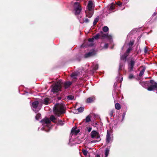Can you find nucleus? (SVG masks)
Masks as SVG:
<instances>
[{"mask_svg":"<svg viewBox=\"0 0 157 157\" xmlns=\"http://www.w3.org/2000/svg\"><path fill=\"white\" fill-rule=\"evenodd\" d=\"M95 7L94 2L93 0H89L85 11L86 15L89 18H90L94 13V9Z\"/></svg>","mask_w":157,"mask_h":157,"instance_id":"obj_1","label":"nucleus"},{"mask_svg":"<svg viewBox=\"0 0 157 157\" xmlns=\"http://www.w3.org/2000/svg\"><path fill=\"white\" fill-rule=\"evenodd\" d=\"M64 105L63 104H56L53 108V111L55 114L59 116L65 112Z\"/></svg>","mask_w":157,"mask_h":157,"instance_id":"obj_2","label":"nucleus"},{"mask_svg":"<svg viewBox=\"0 0 157 157\" xmlns=\"http://www.w3.org/2000/svg\"><path fill=\"white\" fill-rule=\"evenodd\" d=\"M99 37L102 38H106L108 40H110L112 39V36L111 35L104 34L103 32H101L100 33L96 34L92 38L89 39L88 41L89 42H93L94 39H98Z\"/></svg>","mask_w":157,"mask_h":157,"instance_id":"obj_3","label":"nucleus"},{"mask_svg":"<svg viewBox=\"0 0 157 157\" xmlns=\"http://www.w3.org/2000/svg\"><path fill=\"white\" fill-rule=\"evenodd\" d=\"M91 136L92 138H96L98 140H93L91 141V143H95L99 141L100 140V136L99 133L95 131H93L91 133Z\"/></svg>","mask_w":157,"mask_h":157,"instance_id":"obj_4","label":"nucleus"},{"mask_svg":"<svg viewBox=\"0 0 157 157\" xmlns=\"http://www.w3.org/2000/svg\"><path fill=\"white\" fill-rule=\"evenodd\" d=\"M61 81H59L53 87L52 91L53 93L56 92L60 90L61 89Z\"/></svg>","mask_w":157,"mask_h":157,"instance_id":"obj_5","label":"nucleus"},{"mask_svg":"<svg viewBox=\"0 0 157 157\" xmlns=\"http://www.w3.org/2000/svg\"><path fill=\"white\" fill-rule=\"evenodd\" d=\"M134 43L133 41H131L128 44L129 48L127 50L126 52L124 54L123 56H121V59L124 60H125L127 57L128 56L129 53L132 50V48L130 46H132L133 44Z\"/></svg>","mask_w":157,"mask_h":157,"instance_id":"obj_6","label":"nucleus"},{"mask_svg":"<svg viewBox=\"0 0 157 157\" xmlns=\"http://www.w3.org/2000/svg\"><path fill=\"white\" fill-rule=\"evenodd\" d=\"M74 8L75 11V14L76 15L80 13L81 10V7L79 3L78 2H73Z\"/></svg>","mask_w":157,"mask_h":157,"instance_id":"obj_7","label":"nucleus"},{"mask_svg":"<svg viewBox=\"0 0 157 157\" xmlns=\"http://www.w3.org/2000/svg\"><path fill=\"white\" fill-rule=\"evenodd\" d=\"M40 122L44 127L46 126L49 128L51 126V121L48 118H45L41 120Z\"/></svg>","mask_w":157,"mask_h":157,"instance_id":"obj_8","label":"nucleus"},{"mask_svg":"<svg viewBox=\"0 0 157 157\" xmlns=\"http://www.w3.org/2000/svg\"><path fill=\"white\" fill-rule=\"evenodd\" d=\"M150 83L151 85L147 88L149 91L156 90L157 91V83L155 82L153 80H151Z\"/></svg>","mask_w":157,"mask_h":157,"instance_id":"obj_9","label":"nucleus"},{"mask_svg":"<svg viewBox=\"0 0 157 157\" xmlns=\"http://www.w3.org/2000/svg\"><path fill=\"white\" fill-rule=\"evenodd\" d=\"M112 136H111L110 132L108 131H107V133L106 137V141L107 143H109L112 141Z\"/></svg>","mask_w":157,"mask_h":157,"instance_id":"obj_10","label":"nucleus"},{"mask_svg":"<svg viewBox=\"0 0 157 157\" xmlns=\"http://www.w3.org/2000/svg\"><path fill=\"white\" fill-rule=\"evenodd\" d=\"M38 104L39 103L37 101H34L32 103L33 109L36 113L39 111V109H37Z\"/></svg>","mask_w":157,"mask_h":157,"instance_id":"obj_11","label":"nucleus"},{"mask_svg":"<svg viewBox=\"0 0 157 157\" xmlns=\"http://www.w3.org/2000/svg\"><path fill=\"white\" fill-rule=\"evenodd\" d=\"M134 64L135 62L132 60H131L129 63L128 64V69L130 71L133 70Z\"/></svg>","mask_w":157,"mask_h":157,"instance_id":"obj_12","label":"nucleus"},{"mask_svg":"<svg viewBox=\"0 0 157 157\" xmlns=\"http://www.w3.org/2000/svg\"><path fill=\"white\" fill-rule=\"evenodd\" d=\"M95 54V51L94 50L92 52H90L85 55L84 56L85 58H88L94 55Z\"/></svg>","mask_w":157,"mask_h":157,"instance_id":"obj_13","label":"nucleus"},{"mask_svg":"<svg viewBox=\"0 0 157 157\" xmlns=\"http://www.w3.org/2000/svg\"><path fill=\"white\" fill-rule=\"evenodd\" d=\"M71 84L72 82L70 81H68L65 82L63 83V86L65 88L67 89L69 87Z\"/></svg>","mask_w":157,"mask_h":157,"instance_id":"obj_14","label":"nucleus"},{"mask_svg":"<svg viewBox=\"0 0 157 157\" xmlns=\"http://www.w3.org/2000/svg\"><path fill=\"white\" fill-rule=\"evenodd\" d=\"M80 132L79 130L77 129L76 128H73L71 131V134L72 135L74 133H75V134H77Z\"/></svg>","mask_w":157,"mask_h":157,"instance_id":"obj_15","label":"nucleus"},{"mask_svg":"<svg viewBox=\"0 0 157 157\" xmlns=\"http://www.w3.org/2000/svg\"><path fill=\"white\" fill-rule=\"evenodd\" d=\"M95 97H92L88 98L86 101V102L87 103H91L93 102L95 100Z\"/></svg>","mask_w":157,"mask_h":157,"instance_id":"obj_16","label":"nucleus"},{"mask_svg":"<svg viewBox=\"0 0 157 157\" xmlns=\"http://www.w3.org/2000/svg\"><path fill=\"white\" fill-rule=\"evenodd\" d=\"M50 118L51 121H52L55 123L56 122V119L54 115H51L50 116Z\"/></svg>","mask_w":157,"mask_h":157,"instance_id":"obj_17","label":"nucleus"},{"mask_svg":"<svg viewBox=\"0 0 157 157\" xmlns=\"http://www.w3.org/2000/svg\"><path fill=\"white\" fill-rule=\"evenodd\" d=\"M78 75V73L76 72L73 73L71 75V76L72 78H75Z\"/></svg>","mask_w":157,"mask_h":157,"instance_id":"obj_18","label":"nucleus"},{"mask_svg":"<svg viewBox=\"0 0 157 157\" xmlns=\"http://www.w3.org/2000/svg\"><path fill=\"white\" fill-rule=\"evenodd\" d=\"M146 70V68L145 67H144L143 69L140 71L139 74V75L140 76H142Z\"/></svg>","mask_w":157,"mask_h":157,"instance_id":"obj_19","label":"nucleus"},{"mask_svg":"<svg viewBox=\"0 0 157 157\" xmlns=\"http://www.w3.org/2000/svg\"><path fill=\"white\" fill-rule=\"evenodd\" d=\"M109 151V148H106L105 153V157H107L108 156Z\"/></svg>","mask_w":157,"mask_h":157,"instance_id":"obj_20","label":"nucleus"},{"mask_svg":"<svg viewBox=\"0 0 157 157\" xmlns=\"http://www.w3.org/2000/svg\"><path fill=\"white\" fill-rule=\"evenodd\" d=\"M49 99L48 98H46L44 100L43 103L46 105L48 104L49 102Z\"/></svg>","mask_w":157,"mask_h":157,"instance_id":"obj_21","label":"nucleus"},{"mask_svg":"<svg viewBox=\"0 0 157 157\" xmlns=\"http://www.w3.org/2000/svg\"><path fill=\"white\" fill-rule=\"evenodd\" d=\"M115 107L116 109L118 110H119V109H120L121 108L120 105L118 103H116L115 104Z\"/></svg>","mask_w":157,"mask_h":157,"instance_id":"obj_22","label":"nucleus"},{"mask_svg":"<svg viewBox=\"0 0 157 157\" xmlns=\"http://www.w3.org/2000/svg\"><path fill=\"white\" fill-rule=\"evenodd\" d=\"M109 30V28L107 26H104L103 28V30L104 32H107Z\"/></svg>","mask_w":157,"mask_h":157,"instance_id":"obj_23","label":"nucleus"},{"mask_svg":"<svg viewBox=\"0 0 157 157\" xmlns=\"http://www.w3.org/2000/svg\"><path fill=\"white\" fill-rule=\"evenodd\" d=\"M77 110L79 112L81 113L83 111L84 108L82 107H80V108H78L77 109Z\"/></svg>","mask_w":157,"mask_h":157,"instance_id":"obj_24","label":"nucleus"},{"mask_svg":"<svg viewBox=\"0 0 157 157\" xmlns=\"http://www.w3.org/2000/svg\"><path fill=\"white\" fill-rule=\"evenodd\" d=\"M99 20V19L98 18H96L94 20L93 22V25H95L97 23L98 21Z\"/></svg>","mask_w":157,"mask_h":157,"instance_id":"obj_25","label":"nucleus"},{"mask_svg":"<svg viewBox=\"0 0 157 157\" xmlns=\"http://www.w3.org/2000/svg\"><path fill=\"white\" fill-rule=\"evenodd\" d=\"M40 116H41V114L40 113H38L37 114H36V115L35 117L36 119V120H39V119L40 118Z\"/></svg>","mask_w":157,"mask_h":157,"instance_id":"obj_26","label":"nucleus"},{"mask_svg":"<svg viewBox=\"0 0 157 157\" xmlns=\"http://www.w3.org/2000/svg\"><path fill=\"white\" fill-rule=\"evenodd\" d=\"M90 121V117L89 116H87L86 118V122H88Z\"/></svg>","mask_w":157,"mask_h":157,"instance_id":"obj_27","label":"nucleus"},{"mask_svg":"<svg viewBox=\"0 0 157 157\" xmlns=\"http://www.w3.org/2000/svg\"><path fill=\"white\" fill-rule=\"evenodd\" d=\"M74 96L72 95H69L67 96V98L70 100H72L74 98Z\"/></svg>","mask_w":157,"mask_h":157,"instance_id":"obj_28","label":"nucleus"},{"mask_svg":"<svg viewBox=\"0 0 157 157\" xmlns=\"http://www.w3.org/2000/svg\"><path fill=\"white\" fill-rule=\"evenodd\" d=\"M82 152L83 154L85 155H87V153H88V151H86L85 150H82Z\"/></svg>","mask_w":157,"mask_h":157,"instance_id":"obj_29","label":"nucleus"},{"mask_svg":"<svg viewBox=\"0 0 157 157\" xmlns=\"http://www.w3.org/2000/svg\"><path fill=\"white\" fill-rule=\"evenodd\" d=\"M98 68V64L95 65L93 67V69L94 71H96Z\"/></svg>","mask_w":157,"mask_h":157,"instance_id":"obj_30","label":"nucleus"},{"mask_svg":"<svg viewBox=\"0 0 157 157\" xmlns=\"http://www.w3.org/2000/svg\"><path fill=\"white\" fill-rule=\"evenodd\" d=\"M128 78L129 79H131L134 78L133 75L132 74H131L129 75Z\"/></svg>","mask_w":157,"mask_h":157,"instance_id":"obj_31","label":"nucleus"},{"mask_svg":"<svg viewBox=\"0 0 157 157\" xmlns=\"http://www.w3.org/2000/svg\"><path fill=\"white\" fill-rule=\"evenodd\" d=\"M58 124H59L61 125H62L63 124V121L61 120H59Z\"/></svg>","mask_w":157,"mask_h":157,"instance_id":"obj_32","label":"nucleus"},{"mask_svg":"<svg viewBox=\"0 0 157 157\" xmlns=\"http://www.w3.org/2000/svg\"><path fill=\"white\" fill-rule=\"evenodd\" d=\"M117 4L118 6H120L122 5V3L120 2H118L117 3Z\"/></svg>","mask_w":157,"mask_h":157,"instance_id":"obj_33","label":"nucleus"},{"mask_svg":"<svg viewBox=\"0 0 157 157\" xmlns=\"http://www.w3.org/2000/svg\"><path fill=\"white\" fill-rule=\"evenodd\" d=\"M114 6L113 5H112L110 7V9L113 10L114 9Z\"/></svg>","mask_w":157,"mask_h":157,"instance_id":"obj_34","label":"nucleus"},{"mask_svg":"<svg viewBox=\"0 0 157 157\" xmlns=\"http://www.w3.org/2000/svg\"><path fill=\"white\" fill-rule=\"evenodd\" d=\"M117 95L116 92H115V91H114L113 93V96L114 97V96H116Z\"/></svg>","mask_w":157,"mask_h":157,"instance_id":"obj_35","label":"nucleus"},{"mask_svg":"<svg viewBox=\"0 0 157 157\" xmlns=\"http://www.w3.org/2000/svg\"><path fill=\"white\" fill-rule=\"evenodd\" d=\"M89 21V20L88 18H85L84 20V22L86 23H88Z\"/></svg>","mask_w":157,"mask_h":157,"instance_id":"obj_36","label":"nucleus"},{"mask_svg":"<svg viewBox=\"0 0 157 157\" xmlns=\"http://www.w3.org/2000/svg\"><path fill=\"white\" fill-rule=\"evenodd\" d=\"M108 44H105L104 45V48H108Z\"/></svg>","mask_w":157,"mask_h":157,"instance_id":"obj_37","label":"nucleus"},{"mask_svg":"<svg viewBox=\"0 0 157 157\" xmlns=\"http://www.w3.org/2000/svg\"><path fill=\"white\" fill-rule=\"evenodd\" d=\"M92 128H91L89 127L88 129V130L89 132H90Z\"/></svg>","mask_w":157,"mask_h":157,"instance_id":"obj_38","label":"nucleus"},{"mask_svg":"<svg viewBox=\"0 0 157 157\" xmlns=\"http://www.w3.org/2000/svg\"><path fill=\"white\" fill-rule=\"evenodd\" d=\"M122 66L121 65H120L119 67V70H121L122 69L121 68H122Z\"/></svg>","mask_w":157,"mask_h":157,"instance_id":"obj_39","label":"nucleus"},{"mask_svg":"<svg viewBox=\"0 0 157 157\" xmlns=\"http://www.w3.org/2000/svg\"><path fill=\"white\" fill-rule=\"evenodd\" d=\"M144 52L145 53H146L147 52V50L146 48L145 49Z\"/></svg>","mask_w":157,"mask_h":157,"instance_id":"obj_40","label":"nucleus"},{"mask_svg":"<svg viewBox=\"0 0 157 157\" xmlns=\"http://www.w3.org/2000/svg\"><path fill=\"white\" fill-rule=\"evenodd\" d=\"M96 157H100V156L99 155L97 154L96 156Z\"/></svg>","mask_w":157,"mask_h":157,"instance_id":"obj_41","label":"nucleus"},{"mask_svg":"<svg viewBox=\"0 0 157 157\" xmlns=\"http://www.w3.org/2000/svg\"><path fill=\"white\" fill-rule=\"evenodd\" d=\"M41 129L42 130H44V127L42 128H41Z\"/></svg>","mask_w":157,"mask_h":157,"instance_id":"obj_42","label":"nucleus"},{"mask_svg":"<svg viewBox=\"0 0 157 157\" xmlns=\"http://www.w3.org/2000/svg\"><path fill=\"white\" fill-rule=\"evenodd\" d=\"M85 47V46L84 45V44H82L81 46V47Z\"/></svg>","mask_w":157,"mask_h":157,"instance_id":"obj_43","label":"nucleus"},{"mask_svg":"<svg viewBox=\"0 0 157 157\" xmlns=\"http://www.w3.org/2000/svg\"><path fill=\"white\" fill-rule=\"evenodd\" d=\"M156 15V13H154L152 15L153 16H155V15Z\"/></svg>","mask_w":157,"mask_h":157,"instance_id":"obj_44","label":"nucleus"},{"mask_svg":"<svg viewBox=\"0 0 157 157\" xmlns=\"http://www.w3.org/2000/svg\"><path fill=\"white\" fill-rule=\"evenodd\" d=\"M122 79H123V78H121V80H122Z\"/></svg>","mask_w":157,"mask_h":157,"instance_id":"obj_45","label":"nucleus"}]
</instances>
